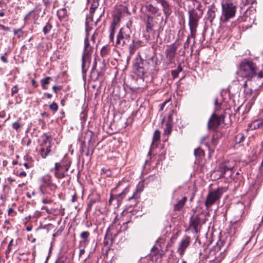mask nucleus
<instances>
[{
	"label": "nucleus",
	"mask_w": 263,
	"mask_h": 263,
	"mask_svg": "<svg viewBox=\"0 0 263 263\" xmlns=\"http://www.w3.org/2000/svg\"><path fill=\"white\" fill-rule=\"evenodd\" d=\"M187 13L189 14V26L191 36L195 39L199 21L202 17L203 14L201 3H199V5H197L196 8L189 6Z\"/></svg>",
	"instance_id": "1"
},
{
	"label": "nucleus",
	"mask_w": 263,
	"mask_h": 263,
	"mask_svg": "<svg viewBox=\"0 0 263 263\" xmlns=\"http://www.w3.org/2000/svg\"><path fill=\"white\" fill-rule=\"evenodd\" d=\"M258 71V67L251 59H243L239 63V73L247 81H251Z\"/></svg>",
	"instance_id": "2"
},
{
	"label": "nucleus",
	"mask_w": 263,
	"mask_h": 263,
	"mask_svg": "<svg viewBox=\"0 0 263 263\" xmlns=\"http://www.w3.org/2000/svg\"><path fill=\"white\" fill-rule=\"evenodd\" d=\"M227 191L224 187H218L217 189L210 191L206 196L205 201V205L206 208H209L217 201L219 200L222 194Z\"/></svg>",
	"instance_id": "3"
},
{
	"label": "nucleus",
	"mask_w": 263,
	"mask_h": 263,
	"mask_svg": "<svg viewBox=\"0 0 263 263\" xmlns=\"http://www.w3.org/2000/svg\"><path fill=\"white\" fill-rule=\"evenodd\" d=\"M131 31L128 27L121 28L117 35L116 46L118 48H123L129 43L130 39Z\"/></svg>",
	"instance_id": "4"
},
{
	"label": "nucleus",
	"mask_w": 263,
	"mask_h": 263,
	"mask_svg": "<svg viewBox=\"0 0 263 263\" xmlns=\"http://www.w3.org/2000/svg\"><path fill=\"white\" fill-rule=\"evenodd\" d=\"M222 15L223 16V22H228L230 19L234 17L236 12V7L231 2L222 3Z\"/></svg>",
	"instance_id": "5"
},
{
	"label": "nucleus",
	"mask_w": 263,
	"mask_h": 263,
	"mask_svg": "<svg viewBox=\"0 0 263 263\" xmlns=\"http://www.w3.org/2000/svg\"><path fill=\"white\" fill-rule=\"evenodd\" d=\"M224 116L223 114L218 115L213 113L208 122L207 127L209 130L217 131L221 124L224 121Z\"/></svg>",
	"instance_id": "6"
},
{
	"label": "nucleus",
	"mask_w": 263,
	"mask_h": 263,
	"mask_svg": "<svg viewBox=\"0 0 263 263\" xmlns=\"http://www.w3.org/2000/svg\"><path fill=\"white\" fill-rule=\"evenodd\" d=\"M146 62L141 57L137 58L133 64V69L135 73L141 79H144L147 71Z\"/></svg>",
	"instance_id": "7"
},
{
	"label": "nucleus",
	"mask_w": 263,
	"mask_h": 263,
	"mask_svg": "<svg viewBox=\"0 0 263 263\" xmlns=\"http://www.w3.org/2000/svg\"><path fill=\"white\" fill-rule=\"evenodd\" d=\"M42 183L40 186V190L42 194L45 195L47 193V189L53 192L57 189V186L52 182L51 175L47 174L44 176L42 178Z\"/></svg>",
	"instance_id": "8"
},
{
	"label": "nucleus",
	"mask_w": 263,
	"mask_h": 263,
	"mask_svg": "<svg viewBox=\"0 0 263 263\" xmlns=\"http://www.w3.org/2000/svg\"><path fill=\"white\" fill-rule=\"evenodd\" d=\"M93 52V48L90 45V42L88 39V36L86 35L84 40V48L82 55V67L83 69L84 67L85 63L90 62L91 54Z\"/></svg>",
	"instance_id": "9"
},
{
	"label": "nucleus",
	"mask_w": 263,
	"mask_h": 263,
	"mask_svg": "<svg viewBox=\"0 0 263 263\" xmlns=\"http://www.w3.org/2000/svg\"><path fill=\"white\" fill-rule=\"evenodd\" d=\"M202 216V214H194L190 218V228L192 229L195 233L200 231L202 224L204 223L201 218Z\"/></svg>",
	"instance_id": "10"
},
{
	"label": "nucleus",
	"mask_w": 263,
	"mask_h": 263,
	"mask_svg": "<svg viewBox=\"0 0 263 263\" xmlns=\"http://www.w3.org/2000/svg\"><path fill=\"white\" fill-rule=\"evenodd\" d=\"M234 165L233 163L231 164L229 161H224L221 163L218 166V171L221 173L220 178L224 177V175L228 171L232 172Z\"/></svg>",
	"instance_id": "11"
},
{
	"label": "nucleus",
	"mask_w": 263,
	"mask_h": 263,
	"mask_svg": "<svg viewBox=\"0 0 263 263\" xmlns=\"http://www.w3.org/2000/svg\"><path fill=\"white\" fill-rule=\"evenodd\" d=\"M191 242V238L190 236L185 235L181 239L179 243L177 251L179 254L182 256L185 249L189 247Z\"/></svg>",
	"instance_id": "12"
},
{
	"label": "nucleus",
	"mask_w": 263,
	"mask_h": 263,
	"mask_svg": "<svg viewBox=\"0 0 263 263\" xmlns=\"http://www.w3.org/2000/svg\"><path fill=\"white\" fill-rule=\"evenodd\" d=\"M141 191V190H139L137 188L135 190L133 195L130 197H128L127 199V206L134 207L137 204L138 200L140 198V192Z\"/></svg>",
	"instance_id": "13"
},
{
	"label": "nucleus",
	"mask_w": 263,
	"mask_h": 263,
	"mask_svg": "<svg viewBox=\"0 0 263 263\" xmlns=\"http://www.w3.org/2000/svg\"><path fill=\"white\" fill-rule=\"evenodd\" d=\"M177 47L174 44L170 45L165 50V54L170 63H173L175 61V57L176 54Z\"/></svg>",
	"instance_id": "14"
},
{
	"label": "nucleus",
	"mask_w": 263,
	"mask_h": 263,
	"mask_svg": "<svg viewBox=\"0 0 263 263\" xmlns=\"http://www.w3.org/2000/svg\"><path fill=\"white\" fill-rule=\"evenodd\" d=\"M129 187L127 186L125 187L121 193L118 195L110 194V199L108 201L109 203L111 204V202L114 199H116L118 203L122 201V200L125 197L126 194L129 192Z\"/></svg>",
	"instance_id": "15"
},
{
	"label": "nucleus",
	"mask_w": 263,
	"mask_h": 263,
	"mask_svg": "<svg viewBox=\"0 0 263 263\" xmlns=\"http://www.w3.org/2000/svg\"><path fill=\"white\" fill-rule=\"evenodd\" d=\"M96 67L97 62L96 61H95L93 63V65L91 72V78L94 81H96L99 79V78L103 77L104 76L105 71V66L103 65V67L102 68L101 71H100L99 72L97 71V72H96L95 71L96 70Z\"/></svg>",
	"instance_id": "16"
},
{
	"label": "nucleus",
	"mask_w": 263,
	"mask_h": 263,
	"mask_svg": "<svg viewBox=\"0 0 263 263\" xmlns=\"http://www.w3.org/2000/svg\"><path fill=\"white\" fill-rule=\"evenodd\" d=\"M208 9L206 18L212 23L216 16V8L214 4H212L209 6Z\"/></svg>",
	"instance_id": "17"
},
{
	"label": "nucleus",
	"mask_w": 263,
	"mask_h": 263,
	"mask_svg": "<svg viewBox=\"0 0 263 263\" xmlns=\"http://www.w3.org/2000/svg\"><path fill=\"white\" fill-rule=\"evenodd\" d=\"M142 42L140 40H132V43L129 44L128 47V51L130 55L134 54L136 50L139 48L140 47L142 46Z\"/></svg>",
	"instance_id": "18"
},
{
	"label": "nucleus",
	"mask_w": 263,
	"mask_h": 263,
	"mask_svg": "<svg viewBox=\"0 0 263 263\" xmlns=\"http://www.w3.org/2000/svg\"><path fill=\"white\" fill-rule=\"evenodd\" d=\"M162 10L166 18H167L172 13V6L169 2L165 0L161 4Z\"/></svg>",
	"instance_id": "19"
},
{
	"label": "nucleus",
	"mask_w": 263,
	"mask_h": 263,
	"mask_svg": "<svg viewBox=\"0 0 263 263\" xmlns=\"http://www.w3.org/2000/svg\"><path fill=\"white\" fill-rule=\"evenodd\" d=\"M120 18H117V20L114 18L111 22L109 27V40L110 42L114 43V36L116 31V28L118 22L119 21Z\"/></svg>",
	"instance_id": "20"
},
{
	"label": "nucleus",
	"mask_w": 263,
	"mask_h": 263,
	"mask_svg": "<svg viewBox=\"0 0 263 263\" xmlns=\"http://www.w3.org/2000/svg\"><path fill=\"white\" fill-rule=\"evenodd\" d=\"M22 239L20 238H17L15 240L12 239L8 246L7 250H6V254H9L12 250L15 249L17 246L20 243Z\"/></svg>",
	"instance_id": "21"
},
{
	"label": "nucleus",
	"mask_w": 263,
	"mask_h": 263,
	"mask_svg": "<svg viewBox=\"0 0 263 263\" xmlns=\"http://www.w3.org/2000/svg\"><path fill=\"white\" fill-rule=\"evenodd\" d=\"M90 233L88 231H83L80 234V237L83 239L80 241L79 247L85 248L86 244L88 242V238Z\"/></svg>",
	"instance_id": "22"
},
{
	"label": "nucleus",
	"mask_w": 263,
	"mask_h": 263,
	"mask_svg": "<svg viewBox=\"0 0 263 263\" xmlns=\"http://www.w3.org/2000/svg\"><path fill=\"white\" fill-rule=\"evenodd\" d=\"M263 127V119L256 120L248 124V127L251 130H254Z\"/></svg>",
	"instance_id": "23"
},
{
	"label": "nucleus",
	"mask_w": 263,
	"mask_h": 263,
	"mask_svg": "<svg viewBox=\"0 0 263 263\" xmlns=\"http://www.w3.org/2000/svg\"><path fill=\"white\" fill-rule=\"evenodd\" d=\"M187 198L184 196L181 200L177 201L174 205V211H180L184 206Z\"/></svg>",
	"instance_id": "24"
},
{
	"label": "nucleus",
	"mask_w": 263,
	"mask_h": 263,
	"mask_svg": "<svg viewBox=\"0 0 263 263\" xmlns=\"http://www.w3.org/2000/svg\"><path fill=\"white\" fill-rule=\"evenodd\" d=\"M151 255L152 256V260L157 261L161 257L159 251L157 248L154 246L151 249Z\"/></svg>",
	"instance_id": "25"
},
{
	"label": "nucleus",
	"mask_w": 263,
	"mask_h": 263,
	"mask_svg": "<svg viewBox=\"0 0 263 263\" xmlns=\"http://www.w3.org/2000/svg\"><path fill=\"white\" fill-rule=\"evenodd\" d=\"M253 79L256 81V87L259 88L263 84V73L260 71L257 72Z\"/></svg>",
	"instance_id": "26"
},
{
	"label": "nucleus",
	"mask_w": 263,
	"mask_h": 263,
	"mask_svg": "<svg viewBox=\"0 0 263 263\" xmlns=\"http://www.w3.org/2000/svg\"><path fill=\"white\" fill-rule=\"evenodd\" d=\"M51 147H49V145L48 147L41 146L40 153L43 158H46L50 154L51 152Z\"/></svg>",
	"instance_id": "27"
},
{
	"label": "nucleus",
	"mask_w": 263,
	"mask_h": 263,
	"mask_svg": "<svg viewBox=\"0 0 263 263\" xmlns=\"http://www.w3.org/2000/svg\"><path fill=\"white\" fill-rule=\"evenodd\" d=\"M45 137L43 139L41 144V146L51 147V136L46 135L44 134Z\"/></svg>",
	"instance_id": "28"
},
{
	"label": "nucleus",
	"mask_w": 263,
	"mask_h": 263,
	"mask_svg": "<svg viewBox=\"0 0 263 263\" xmlns=\"http://www.w3.org/2000/svg\"><path fill=\"white\" fill-rule=\"evenodd\" d=\"M194 155L197 159L202 160L205 155L204 152L200 147L194 150Z\"/></svg>",
	"instance_id": "29"
},
{
	"label": "nucleus",
	"mask_w": 263,
	"mask_h": 263,
	"mask_svg": "<svg viewBox=\"0 0 263 263\" xmlns=\"http://www.w3.org/2000/svg\"><path fill=\"white\" fill-rule=\"evenodd\" d=\"M172 124L171 117L170 115L168 117V120L165 124V128L164 129V133L166 135L170 134L172 132Z\"/></svg>",
	"instance_id": "30"
},
{
	"label": "nucleus",
	"mask_w": 263,
	"mask_h": 263,
	"mask_svg": "<svg viewBox=\"0 0 263 263\" xmlns=\"http://www.w3.org/2000/svg\"><path fill=\"white\" fill-rule=\"evenodd\" d=\"M99 0H93V2L90 8V13L92 16L95 12L96 9L99 5Z\"/></svg>",
	"instance_id": "31"
},
{
	"label": "nucleus",
	"mask_w": 263,
	"mask_h": 263,
	"mask_svg": "<svg viewBox=\"0 0 263 263\" xmlns=\"http://www.w3.org/2000/svg\"><path fill=\"white\" fill-rule=\"evenodd\" d=\"M51 80L50 77H47L41 80V84L43 89L46 90L48 89L47 85L50 83V81Z\"/></svg>",
	"instance_id": "32"
},
{
	"label": "nucleus",
	"mask_w": 263,
	"mask_h": 263,
	"mask_svg": "<svg viewBox=\"0 0 263 263\" xmlns=\"http://www.w3.org/2000/svg\"><path fill=\"white\" fill-rule=\"evenodd\" d=\"M147 10L152 14L155 15L159 12V8L154 6L152 4H149L146 6Z\"/></svg>",
	"instance_id": "33"
},
{
	"label": "nucleus",
	"mask_w": 263,
	"mask_h": 263,
	"mask_svg": "<svg viewBox=\"0 0 263 263\" xmlns=\"http://www.w3.org/2000/svg\"><path fill=\"white\" fill-rule=\"evenodd\" d=\"M21 120V119L20 118L16 122L13 123L12 125V128L17 132H20V128L23 125V124L20 122Z\"/></svg>",
	"instance_id": "34"
},
{
	"label": "nucleus",
	"mask_w": 263,
	"mask_h": 263,
	"mask_svg": "<svg viewBox=\"0 0 263 263\" xmlns=\"http://www.w3.org/2000/svg\"><path fill=\"white\" fill-rule=\"evenodd\" d=\"M245 135L243 133H239L237 134L235 137V142L237 144L240 143L245 140Z\"/></svg>",
	"instance_id": "35"
},
{
	"label": "nucleus",
	"mask_w": 263,
	"mask_h": 263,
	"mask_svg": "<svg viewBox=\"0 0 263 263\" xmlns=\"http://www.w3.org/2000/svg\"><path fill=\"white\" fill-rule=\"evenodd\" d=\"M57 15L60 19H63L67 16V11L65 8H62L57 11Z\"/></svg>",
	"instance_id": "36"
},
{
	"label": "nucleus",
	"mask_w": 263,
	"mask_h": 263,
	"mask_svg": "<svg viewBox=\"0 0 263 263\" xmlns=\"http://www.w3.org/2000/svg\"><path fill=\"white\" fill-rule=\"evenodd\" d=\"M54 176L58 179H62L65 177V172L63 170L55 171Z\"/></svg>",
	"instance_id": "37"
},
{
	"label": "nucleus",
	"mask_w": 263,
	"mask_h": 263,
	"mask_svg": "<svg viewBox=\"0 0 263 263\" xmlns=\"http://www.w3.org/2000/svg\"><path fill=\"white\" fill-rule=\"evenodd\" d=\"M52 26L51 24L49 23H47L46 25L44 27L43 29V32L45 35L48 34L50 31Z\"/></svg>",
	"instance_id": "38"
},
{
	"label": "nucleus",
	"mask_w": 263,
	"mask_h": 263,
	"mask_svg": "<svg viewBox=\"0 0 263 263\" xmlns=\"http://www.w3.org/2000/svg\"><path fill=\"white\" fill-rule=\"evenodd\" d=\"M49 107L50 109L53 112V114L57 112L59 109L58 104L54 102L50 104Z\"/></svg>",
	"instance_id": "39"
},
{
	"label": "nucleus",
	"mask_w": 263,
	"mask_h": 263,
	"mask_svg": "<svg viewBox=\"0 0 263 263\" xmlns=\"http://www.w3.org/2000/svg\"><path fill=\"white\" fill-rule=\"evenodd\" d=\"M109 52V49L106 46H103L101 50V55L102 57H105Z\"/></svg>",
	"instance_id": "40"
},
{
	"label": "nucleus",
	"mask_w": 263,
	"mask_h": 263,
	"mask_svg": "<svg viewBox=\"0 0 263 263\" xmlns=\"http://www.w3.org/2000/svg\"><path fill=\"white\" fill-rule=\"evenodd\" d=\"M13 32L18 39L23 36L24 34V32L21 28L13 29Z\"/></svg>",
	"instance_id": "41"
},
{
	"label": "nucleus",
	"mask_w": 263,
	"mask_h": 263,
	"mask_svg": "<svg viewBox=\"0 0 263 263\" xmlns=\"http://www.w3.org/2000/svg\"><path fill=\"white\" fill-rule=\"evenodd\" d=\"M160 136V132L157 129L155 131L153 136V142H157L159 140Z\"/></svg>",
	"instance_id": "42"
},
{
	"label": "nucleus",
	"mask_w": 263,
	"mask_h": 263,
	"mask_svg": "<svg viewBox=\"0 0 263 263\" xmlns=\"http://www.w3.org/2000/svg\"><path fill=\"white\" fill-rule=\"evenodd\" d=\"M64 168V165L62 164L61 163L57 162L55 163L54 168L51 170V171H52L53 170L54 171H61Z\"/></svg>",
	"instance_id": "43"
},
{
	"label": "nucleus",
	"mask_w": 263,
	"mask_h": 263,
	"mask_svg": "<svg viewBox=\"0 0 263 263\" xmlns=\"http://www.w3.org/2000/svg\"><path fill=\"white\" fill-rule=\"evenodd\" d=\"M101 174L104 175L106 177H110L111 173L110 170L103 168L102 169Z\"/></svg>",
	"instance_id": "44"
},
{
	"label": "nucleus",
	"mask_w": 263,
	"mask_h": 263,
	"mask_svg": "<svg viewBox=\"0 0 263 263\" xmlns=\"http://www.w3.org/2000/svg\"><path fill=\"white\" fill-rule=\"evenodd\" d=\"M214 133L212 135V138L214 139H216L218 141V139L222 136V133L217 130V131H214Z\"/></svg>",
	"instance_id": "45"
},
{
	"label": "nucleus",
	"mask_w": 263,
	"mask_h": 263,
	"mask_svg": "<svg viewBox=\"0 0 263 263\" xmlns=\"http://www.w3.org/2000/svg\"><path fill=\"white\" fill-rule=\"evenodd\" d=\"M147 17H148V20H147V21L146 23V31H148L149 30H152V25H151V24L149 22V19H152V20L153 18L152 17L149 16H148Z\"/></svg>",
	"instance_id": "46"
},
{
	"label": "nucleus",
	"mask_w": 263,
	"mask_h": 263,
	"mask_svg": "<svg viewBox=\"0 0 263 263\" xmlns=\"http://www.w3.org/2000/svg\"><path fill=\"white\" fill-rule=\"evenodd\" d=\"M221 103V101H219L218 98H216L215 99L214 104L216 109H218L220 108Z\"/></svg>",
	"instance_id": "47"
},
{
	"label": "nucleus",
	"mask_w": 263,
	"mask_h": 263,
	"mask_svg": "<svg viewBox=\"0 0 263 263\" xmlns=\"http://www.w3.org/2000/svg\"><path fill=\"white\" fill-rule=\"evenodd\" d=\"M18 90L19 89L17 85L14 86L11 89V96H13L15 93L18 92Z\"/></svg>",
	"instance_id": "48"
},
{
	"label": "nucleus",
	"mask_w": 263,
	"mask_h": 263,
	"mask_svg": "<svg viewBox=\"0 0 263 263\" xmlns=\"http://www.w3.org/2000/svg\"><path fill=\"white\" fill-rule=\"evenodd\" d=\"M218 141L216 139H214V138H212L211 144L212 148L213 149L215 148L216 146V145L218 144Z\"/></svg>",
	"instance_id": "49"
},
{
	"label": "nucleus",
	"mask_w": 263,
	"mask_h": 263,
	"mask_svg": "<svg viewBox=\"0 0 263 263\" xmlns=\"http://www.w3.org/2000/svg\"><path fill=\"white\" fill-rule=\"evenodd\" d=\"M96 202H97V199H94L93 198H90L89 201V203L88 204V209H89L90 210L92 205L93 204H95Z\"/></svg>",
	"instance_id": "50"
},
{
	"label": "nucleus",
	"mask_w": 263,
	"mask_h": 263,
	"mask_svg": "<svg viewBox=\"0 0 263 263\" xmlns=\"http://www.w3.org/2000/svg\"><path fill=\"white\" fill-rule=\"evenodd\" d=\"M190 37H192L191 36V35H190V36H189L187 37V38L186 41H185V43H184V44L183 47H184V49H185V50L186 48H187L189 47V44H190Z\"/></svg>",
	"instance_id": "51"
},
{
	"label": "nucleus",
	"mask_w": 263,
	"mask_h": 263,
	"mask_svg": "<svg viewBox=\"0 0 263 263\" xmlns=\"http://www.w3.org/2000/svg\"><path fill=\"white\" fill-rule=\"evenodd\" d=\"M171 74L174 79H176L178 77L179 72L178 70H173L171 71Z\"/></svg>",
	"instance_id": "52"
},
{
	"label": "nucleus",
	"mask_w": 263,
	"mask_h": 263,
	"mask_svg": "<svg viewBox=\"0 0 263 263\" xmlns=\"http://www.w3.org/2000/svg\"><path fill=\"white\" fill-rule=\"evenodd\" d=\"M7 55V53L6 52L4 55H1V60L5 63H8V61L7 60L6 55Z\"/></svg>",
	"instance_id": "53"
},
{
	"label": "nucleus",
	"mask_w": 263,
	"mask_h": 263,
	"mask_svg": "<svg viewBox=\"0 0 263 263\" xmlns=\"http://www.w3.org/2000/svg\"><path fill=\"white\" fill-rule=\"evenodd\" d=\"M98 36V33L96 32H95L91 36V41L93 42V43L95 42V39L96 37Z\"/></svg>",
	"instance_id": "54"
},
{
	"label": "nucleus",
	"mask_w": 263,
	"mask_h": 263,
	"mask_svg": "<svg viewBox=\"0 0 263 263\" xmlns=\"http://www.w3.org/2000/svg\"><path fill=\"white\" fill-rule=\"evenodd\" d=\"M15 213L14 210L13 209L10 208L8 209V213L9 216H13V214Z\"/></svg>",
	"instance_id": "55"
},
{
	"label": "nucleus",
	"mask_w": 263,
	"mask_h": 263,
	"mask_svg": "<svg viewBox=\"0 0 263 263\" xmlns=\"http://www.w3.org/2000/svg\"><path fill=\"white\" fill-rule=\"evenodd\" d=\"M80 248V252H79V256L81 257L83 254L85 253V248L84 247H79Z\"/></svg>",
	"instance_id": "56"
},
{
	"label": "nucleus",
	"mask_w": 263,
	"mask_h": 263,
	"mask_svg": "<svg viewBox=\"0 0 263 263\" xmlns=\"http://www.w3.org/2000/svg\"><path fill=\"white\" fill-rule=\"evenodd\" d=\"M93 151V149H91V152H90V148H88L87 152L85 154L86 156H90V155H91L92 154Z\"/></svg>",
	"instance_id": "57"
},
{
	"label": "nucleus",
	"mask_w": 263,
	"mask_h": 263,
	"mask_svg": "<svg viewBox=\"0 0 263 263\" xmlns=\"http://www.w3.org/2000/svg\"><path fill=\"white\" fill-rule=\"evenodd\" d=\"M52 201L50 199H48L46 198H43L42 199V202L44 204H48L51 203Z\"/></svg>",
	"instance_id": "58"
},
{
	"label": "nucleus",
	"mask_w": 263,
	"mask_h": 263,
	"mask_svg": "<svg viewBox=\"0 0 263 263\" xmlns=\"http://www.w3.org/2000/svg\"><path fill=\"white\" fill-rule=\"evenodd\" d=\"M16 175H17L19 177H25V176H26V173L24 171H22V172H20V173H17Z\"/></svg>",
	"instance_id": "59"
},
{
	"label": "nucleus",
	"mask_w": 263,
	"mask_h": 263,
	"mask_svg": "<svg viewBox=\"0 0 263 263\" xmlns=\"http://www.w3.org/2000/svg\"><path fill=\"white\" fill-rule=\"evenodd\" d=\"M224 243V241L220 240L217 243V245L218 247V248L220 249V247L223 246V244Z\"/></svg>",
	"instance_id": "60"
},
{
	"label": "nucleus",
	"mask_w": 263,
	"mask_h": 263,
	"mask_svg": "<svg viewBox=\"0 0 263 263\" xmlns=\"http://www.w3.org/2000/svg\"><path fill=\"white\" fill-rule=\"evenodd\" d=\"M60 87L55 85L52 87V89L55 93H57L58 90H60Z\"/></svg>",
	"instance_id": "61"
},
{
	"label": "nucleus",
	"mask_w": 263,
	"mask_h": 263,
	"mask_svg": "<svg viewBox=\"0 0 263 263\" xmlns=\"http://www.w3.org/2000/svg\"><path fill=\"white\" fill-rule=\"evenodd\" d=\"M186 2H193V4L195 5V4H197V5H199V3H201L198 0H185Z\"/></svg>",
	"instance_id": "62"
},
{
	"label": "nucleus",
	"mask_w": 263,
	"mask_h": 263,
	"mask_svg": "<svg viewBox=\"0 0 263 263\" xmlns=\"http://www.w3.org/2000/svg\"><path fill=\"white\" fill-rule=\"evenodd\" d=\"M255 1L256 0H246L245 4L252 5Z\"/></svg>",
	"instance_id": "63"
},
{
	"label": "nucleus",
	"mask_w": 263,
	"mask_h": 263,
	"mask_svg": "<svg viewBox=\"0 0 263 263\" xmlns=\"http://www.w3.org/2000/svg\"><path fill=\"white\" fill-rule=\"evenodd\" d=\"M6 116V112L5 111H1L0 112V118H4Z\"/></svg>",
	"instance_id": "64"
}]
</instances>
